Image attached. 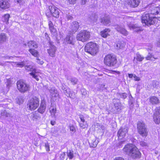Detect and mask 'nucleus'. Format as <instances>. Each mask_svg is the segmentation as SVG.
Masks as SVG:
<instances>
[{
    "label": "nucleus",
    "mask_w": 160,
    "mask_h": 160,
    "mask_svg": "<svg viewBox=\"0 0 160 160\" xmlns=\"http://www.w3.org/2000/svg\"><path fill=\"white\" fill-rule=\"evenodd\" d=\"M123 151L124 153L134 159L140 158L141 156V153L137 147L131 144L126 145L123 149Z\"/></svg>",
    "instance_id": "obj_1"
},
{
    "label": "nucleus",
    "mask_w": 160,
    "mask_h": 160,
    "mask_svg": "<svg viewBox=\"0 0 160 160\" xmlns=\"http://www.w3.org/2000/svg\"><path fill=\"white\" fill-rule=\"evenodd\" d=\"M98 47L96 43L90 42L87 44L85 47V52L92 55H96L98 52Z\"/></svg>",
    "instance_id": "obj_2"
},
{
    "label": "nucleus",
    "mask_w": 160,
    "mask_h": 160,
    "mask_svg": "<svg viewBox=\"0 0 160 160\" xmlns=\"http://www.w3.org/2000/svg\"><path fill=\"white\" fill-rule=\"evenodd\" d=\"M117 62V59L116 57L112 54H108L104 58V63L107 66L114 67Z\"/></svg>",
    "instance_id": "obj_3"
},
{
    "label": "nucleus",
    "mask_w": 160,
    "mask_h": 160,
    "mask_svg": "<svg viewBox=\"0 0 160 160\" xmlns=\"http://www.w3.org/2000/svg\"><path fill=\"white\" fill-rule=\"evenodd\" d=\"M90 36V32L86 30L80 31L77 35V40L84 42L89 39Z\"/></svg>",
    "instance_id": "obj_4"
},
{
    "label": "nucleus",
    "mask_w": 160,
    "mask_h": 160,
    "mask_svg": "<svg viewBox=\"0 0 160 160\" xmlns=\"http://www.w3.org/2000/svg\"><path fill=\"white\" fill-rule=\"evenodd\" d=\"M154 17H150L149 13L144 14L142 18V22L148 26H150L155 23L153 19Z\"/></svg>",
    "instance_id": "obj_5"
},
{
    "label": "nucleus",
    "mask_w": 160,
    "mask_h": 160,
    "mask_svg": "<svg viewBox=\"0 0 160 160\" xmlns=\"http://www.w3.org/2000/svg\"><path fill=\"white\" fill-rule=\"evenodd\" d=\"M39 104V100L37 97H34L32 98L29 101L28 106L29 109L33 110L36 109L38 106Z\"/></svg>",
    "instance_id": "obj_6"
},
{
    "label": "nucleus",
    "mask_w": 160,
    "mask_h": 160,
    "mask_svg": "<svg viewBox=\"0 0 160 160\" xmlns=\"http://www.w3.org/2000/svg\"><path fill=\"white\" fill-rule=\"evenodd\" d=\"M137 128L139 133L142 137H146L148 135V131L143 122H138L137 123Z\"/></svg>",
    "instance_id": "obj_7"
},
{
    "label": "nucleus",
    "mask_w": 160,
    "mask_h": 160,
    "mask_svg": "<svg viewBox=\"0 0 160 160\" xmlns=\"http://www.w3.org/2000/svg\"><path fill=\"white\" fill-rule=\"evenodd\" d=\"M17 85L18 89L22 92H25L28 91L30 88L29 85L21 80L17 82Z\"/></svg>",
    "instance_id": "obj_8"
},
{
    "label": "nucleus",
    "mask_w": 160,
    "mask_h": 160,
    "mask_svg": "<svg viewBox=\"0 0 160 160\" xmlns=\"http://www.w3.org/2000/svg\"><path fill=\"white\" fill-rule=\"evenodd\" d=\"M25 68L28 71L32 72L30 73L29 74L32 76L33 78H35L37 81H38L40 77L36 74V70L34 68L30 65L25 66Z\"/></svg>",
    "instance_id": "obj_9"
},
{
    "label": "nucleus",
    "mask_w": 160,
    "mask_h": 160,
    "mask_svg": "<svg viewBox=\"0 0 160 160\" xmlns=\"http://www.w3.org/2000/svg\"><path fill=\"white\" fill-rule=\"evenodd\" d=\"M49 48L48 49V52L49 55L52 57L55 56V52L57 50L56 47L53 45V42H49Z\"/></svg>",
    "instance_id": "obj_10"
},
{
    "label": "nucleus",
    "mask_w": 160,
    "mask_h": 160,
    "mask_svg": "<svg viewBox=\"0 0 160 160\" xmlns=\"http://www.w3.org/2000/svg\"><path fill=\"white\" fill-rule=\"evenodd\" d=\"M153 118L156 123L159 124L160 123V106L156 108L153 114Z\"/></svg>",
    "instance_id": "obj_11"
},
{
    "label": "nucleus",
    "mask_w": 160,
    "mask_h": 160,
    "mask_svg": "<svg viewBox=\"0 0 160 160\" xmlns=\"http://www.w3.org/2000/svg\"><path fill=\"white\" fill-rule=\"evenodd\" d=\"M50 13L52 15L56 18L59 16V9L54 6H50L49 7Z\"/></svg>",
    "instance_id": "obj_12"
},
{
    "label": "nucleus",
    "mask_w": 160,
    "mask_h": 160,
    "mask_svg": "<svg viewBox=\"0 0 160 160\" xmlns=\"http://www.w3.org/2000/svg\"><path fill=\"white\" fill-rule=\"evenodd\" d=\"M48 25L52 36L56 39L58 36L57 30L56 28L54 27L53 23L50 21L48 22Z\"/></svg>",
    "instance_id": "obj_13"
},
{
    "label": "nucleus",
    "mask_w": 160,
    "mask_h": 160,
    "mask_svg": "<svg viewBox=\"0 0 160 160\" xmlns=\"http://www.w3.org/2000/svg\"><path fill=\"white\" fill-rule=\"evenodd\" d=\"M128 132V128L125 127L121 128L118 132V136L119 138L122 139L124 137Z\"/></svg>",
    "instance_id": "obj_14"
},
{
    "label": "nucleus",
    "mask_w": 160,
    "mask_h": 160,
    "mask_svg": "<svg viewBox=\"0 0 160 160\" xmlns=\"http://www.w3.org/2000/svg\"><path fill=\"white\" fill-rule=\"evenodd\" d=\"M113 103L115 106V109L117 110V112H120L122 108L123 107L119 99H113Z\"/></svg>",
    "instance_id": "obj_15"
},
{
    "label": "nucleus",
    "mask_w": 160,
    "mask_h": 160,
    "mask_svg": "<svg viewBox=\"0 0 160 160\" xmlns=\"http://www.w3.org/2000/svg\"><path fill=\"white\" fill-rule=\"evenodd\" d=\"M10 6L9 0H0V8L5 9Z\"/></svg>",
    "instance_id": "obj_16"
},
{
    "label": "nucleus",
    "mask_w": 160,
    "mask_h": 160,
    "mask_svg": "<svg viewBox=\"0 0 160 160\" xmlns=\"http://www.w3.org/2000/svg\"><path fill=\"white\" fill-rule=\"evenodd\" d=\"M46 108V104L45 101L44 99L42 100L40 107L38 109V112L41 114H43L45 112Z\"/></svg>",
    "instance_id": "obj_17"
},
{
    "label": "nucleus",
    "mask_w": 160,
    "mask_h": 160,
    "mask_svg": "<svg viewBox=\"0 0 160 160\" xmlns=\"http://www.w3.org/2000/svg\"><path fill=\"white\" fill-rule=\"evenodd\" d=\"M115 29L122 34L125 36H127L128 34L127 31L120 25L117 24L115 25Z\"/></svg>",
    "instance_id": "obj_18"
},
{
    "label": "nucleus",
    "mask_w": 160,
    "mask_h": 160,
    "mask_svg": "<svg viewBox=\"0 0 160 160\" xmlns=\"http://www.w3.org/2000/svg\"><path fill=\"white\" fill-rule=\"evenodd\" d=\"M128 4L131 8L137 7L140 2V0H127Z\"/></svg>",
    "instance_id": "obj_19"
},
{
    "label": "nucleus",
    "mask_w": 160,
    "mask_h": 160,
    "mask_svg": "<svg viewBox=\"0 0 160 160\" xmlns=\"http://www.w3.org/2000/svg\"><path fill=\"white\" fill-rule=\"evenodd\" d=\"M98 142V141L96 140V138L94 136L90 137L89 139V143L90 147L92 148L96 147Z\"/></svg>",
    "instance_id": "obj_20"
},
{
    "label": "nucleus",
    "mask_w": 160,
    "mask_h": 160,
    "mask_svg": "<svg viewBox=\"0 0 160 160\" xmlns=\"http://www.w3.org/2000/svg\"><path fill=\"white\" fill-rule=\"evenodd\" d=\"M149 101L152 105H156L160 103V100L158 98L154 96L150 97L149 99Z\"/></svg>",
    "instance_id": "obj_21"
},
{
    "label": "nucleus",
    "mask_w": 160,
    "mask_h": 160,
    "mask_svg": "<svg viewBox=\"0 0 160 160\" xmlns=\"http://www.w3.org/2000/svg\"><path fill=\"white\" fill-rule=\"evenodd\" d=\"M79 26L78 23V22L76 21L73 22L71 26V29L72 30L71 33H75L77 31L79 27Z\"/></svg>",
    "instance_id": "obj_22"
},
{
    "label": "nucleus",
    "mask_w": 160,
    "mask_h": 160,
    "mask_svg": "<svg viewBox=\"0 0 160 160\" xmlns=\"http://www.w3.org/2000/svg\"><path fill=\"white\" fill-rule=\"evenodd\" d=\"M30 117L31 119L32 120H37L40 118V114L38 112H32L30 114Z\"/></svg>",
    "instance_id": "obj_23"
},
{
    "label": "nucleus",
    "mask_w": 160,
    "mask_h": 160,
    "mask_svg": "<svg viewBox=\"0 0 160 160\" xmlns=\"http://www.w3.org/2000/svg\"><path fill=\"white\" fill-rule=\"evenodd\" d=\"M24 45L25 46H28L30 48L33 49L37 48L38 47V45L37 43L33 41H30L27 44L25 43Z\"/></svg>",
    "instance_id": "obj_24"
},
{
    "label": "nucleus",
    "mask_w": 160,
    "mask_h": 160,
    "mask_svg": "<svg viewBox=\"0 0 160 160\" xmlns=\"http://www.w3.org/2000/svg\"><path fill=\"white\" fill-rule=\"evenodd\" d=\"M75 38L72 35L68 36L66 38V41L68 43L72 45H74Z\"/></svg>",
    "instance_id": "obj_25"
},
{
    "label": "nucleus",
    "mask_w": 160,
    "mask_h": 160,
    "mask_svg": "<svg viewBox=\"0 0 160 160\" xmlns=\"http://www.w3.org/2000/svg\"><path fill=\"white\" fill-rule=\"evenodd\" d=\"M101 22L105 25H108L111 22L110 18L107 16L103 17L101 19Z\"/></svg>",
    "instance_id": "obj_26"
},
{
    "label": "nucleus",
    "mask_w": 160,
    "mask_h": 160,
    "mask_svg": "<svg viewBox=\"0 0 160 160\" xmlns=\"http://www.w3.org/2000/svg\"><path fill=\"white\" fill-rule=\"evenodd\" d=\"M128 26L130 29H132L134 31H138L141 30L140 27L137 24H130Z\"/></svg>",
    "instance_id": "obj_27"
},
{
    "label": "nucleus",
    "mask_w": 160,
    "mask_h": 160,
    "mask_svg": "<svg viewBox=\"0 0 160 160\" xmlns=\"http://www.w3.org/2000/svg\"><path fill=\"white\" fill-rule=\"evenodd\" d=\"M8 39V37L6 34L2 33L0 34V44L5 42Z\"/></svg>",
    "instance_id": "obj_28"
},
{
    "label": "nucleus",
    "mask_w": 160,
    "mask_h": 160,
    "mask_svg": "<svg viewBox=\"0 0 160 160\" xmlns=\"http://www.w3.org/2000/svg\"><path fill=\"white\" fill-rule=\"evenodd\" d=\"M110 32V30L109 29H105L101 32V36L104 38H106L109 35V33Z\"/></svg>",
    "instance_id": "obj_29"
},
{
    "label": "nucleus",
    "mask_w": 160,
    "mask_h": 160,
    "mask_svg": "<svg viewBox=\"0 0 160 160\" xmlns=\"http://www.w3.org/2000/svg\"><path fill=\"white\" fill-rule=\"evenodd\" d=\"M159 8L158 7H153L150 10V14L153 15L158 14L159 13Z\"/></svg>",
    "instance_id": "obj_30"
},
{
    "label": "nucleus",
    "mask_w": 160,
    "mask_h": 160,
    "mask_svg": "<svg viewBox=\"0 0 160 160\" xmlns=\"http://www.w3.org/2000/svg\"><path fill=\"white\" fill-rule=\"evenodd\" d=\"M125 45V43L123 41H118L116 45V48L120 49L122 48Z\"/></svg>",
    "instance_id": "obj_31"
},
{
    "label": "nucleus",
    "mask_w": 160,
    "mask_h": 160,
    "mask_svg": "<svg viewBox=\"0 0 160 160\" xmlns=\"http://www.w3.org/2000/svg\"><path fill=\"white\" fill-rule=\"evenodd\" d=\"M66 95L69 97L70 98L73 99L75 98L76 97V93L73 91H71L69 89V92H68Z\"/></svg>",
    "instance_id": "obj_32"
},
{
    "label": "nucleus",
    "mask_w": 160,
    "mask_h": 160,
    "mask_svg": "<svg viewBox=\"0 0 160 160\" xmlns=\"http://www.w3.org/2000/svg\"><path fill=\"white\" fill-rule=\"evenodd\" d=\"M10 16L8 14H5L2 18V20L4 22L6 23V24H8V21L9 18Z\"/></svg>",
    "instance_id": "obj_33"
},
{
    "label": "nucleus",
    "mask_w": 160,
    "mask_h": 160,
    "mask_svg": "<svg viewBox=\"0 0 160 160\" xmlns=\"http://www.w3.org/2000/svg\"><path fill=\"white\" fill-rule=\"evenodd\" d=\"M29 51L32 55L35 57H37L38 55V52L34 49L30 48L29 50Z\"/></svg>",
    "instance_id": "obj_34"
},
{
    "label": "nucleus",
    "mask_w": 160,
    "mask_h": 160,
    "mask_svg": "<svg viewBox=\"0 0 160 160\" xmlns=\"http://www.w3.org/2000/svg\"><path fill=\"white\" fill-rule=\"evenodd\" d=\"M135 58H136L138 61L141 62L144 59V58L139 54L137 53L136 57H134V60Z\"/></svg>",
    "instance_id": "obj_35"
},
{
    "label": "nucleus",
    "mask_w": 160,
    "mask_h": 160,
    "mask_svg": "<svg viewBox=\"0 0 160 160\" xmlns=\"http://www.w3.org/2000/svg\"><path fill=\"white\" fill-rule=\"evenodd\" d=\"M90 19L91 22H96L97 19V17L93 14H92V15L89 17Z\"/></svg>",
    "instance_id": "obj_36"
},
{
    "label": "nucleus",
    "mask_w": 160,
    "mask_h": 160,
    "mask_svg": "<svg viewBox=\"0 0 160 160\" xmlns=\"http://www.w3.org/2000/svg\"><path fill=\"white\" fill-rule=\"evenodd\" d=\"M118 97L124 99L127 97V94L126 93H120L118 94Z\"/></svg>",
    "instance_id": "obj_37"
},
{
    "label": "nucleus",
    "mask_w": 160,
    "mask_h": 160,
    "mask_svg": "<svg viewBox=\"0 0 160 160\" xmlns=\"http://www.w3.org/2000/svg\"><path fill=\"white\" fill-rule=\"evenodd\" d=\"M79 124L80 127L83 129L86 128L87 126L86 122H79Z\"/></svg>",
    "instance_id": "obj_38"
},
{
    "label": "nucleus",
    "mask_w": 160,
    "mask_h": 160,
    "mask_svg": "<svg viewBox=\"0 0 160 160\" xmlns=\"http://www.w3.org/2000/svg\"><path fill=\"white\" fill-rule=\"evenodd\" d=\"M62 89L63 90V92L66 94L68 92H69V89H66L65 86L62 85Z\"/></svg>",
    "instance_id": "obj_39"
},
{
    "label": "nucleus",
    "mask_w": 160,
    "mask_h": 160,
    "mask_svg": "<svg viewBox=\"0 0 160 160\" xmlns=\"http://www.w3.org/2000/svg\"><path fill=\"white\" fill-rule=\"evenodd\" d=\"M140 145L142 147H146L148 146L147 143L144 141H139V142Z\"/></svg>",
    "instance_id": "obj_40"
},
{
    "label": "nucleus",
    "mask_w": 160,
    "mask_h": 160,
    "mask_svg": "<svg viewBox=\"0 0 160 160\" xmlns=\"http://www.w3.org/2000/svg\"><path fill=\"white\" fill-rule=\"evenodd\" d=\"M16 65L19 67L22 68L23 66H25V62L23 61L21 62H18Z\"/></svg>",
    "instance_id": "obj_41"
},
{
    "label": "nucleus",
    "mask_w": 160,
    "mask_h": 160,
    "mask_svg": "<svg viewBox=\"0 0 160 160\" xmlns=\"http://www.w3.org/2000/svg\"><path fill=\"white\" fill-rule=\"evenodd\" d=\"M67 155L70 159H72L73 157V154L72 152L70 151L68 152Z\"/></svg>",
    "instance_id": "obj_42"
},
{
    "label": "nucleus",
    "mask_w": 160,
    "mask_h": 160,
    "mask_svg": "<svg viewBox=\"0 0 160 160\" xmlns=\"http://www.w3.org/2000/svg\"><path fill=\"white\" fill-rule=\"evenodd\" d=\"M70 81L72 84L75 85L77 84L78 80L77 79L75 78H71Z\"/></svg>",
    "instance_id": "obj_43"
},
{
    "label": "nucleus",
    "mask_w": 160,
    "mask_h": 160,
    "mask_svg": "<svg viewBox=\"0 0 160 160\" xmlns=\"http://www.w3.org/2000/svg\"><path fill=\"white\" fill-rule=\"evenodd\" d=\"M7 113L8 112L6 110H2L1 111V116L7 118Z\"/></svg>",
    "instance_id": "obj_44"
},
{
    "label": "nucleus",
    "mask_w": 160,
    "mask_h": 160,
    "mask_svg": "<svg viewBox=\"0 0 160 160\" xmlns=\"http://www.w3.org/2000/svg\"><path fill=\"white\" fill-rule=\"evenodd\" d=\"M57 92V90L55 89L54 87L52 88L50 90V92L51 95L54 94L55 93H56Z\"/></svg>",
    "instance_id": "obj_45"
},
{
    "label": "nucleus",
    "mask_w": 160,
    "mask_h": 160,
    "mask_svg": "<svg viewBox=\"0 0 160 160\" xmlns=\"http://www.w3.org/2000/svg\"><path fill=\"white\" fill-rule=\"evenodd\" d=\"M70 131H72V133H74L76 131L75 128L73 125L70 126Z\"/></svg>",
    "instance_id": "obj_46"
},
{
    "label": "nucleus",
    "mask_w": 160,
    "mask_h": 160,
    "mask_svg": "<svg viewBox=\"0 0 160 160\" xmlns=\"http://www.w3.org/2000/svg\"><path fill=\"white\" fill-rule=\"evenodd\" d=\"M50 111L52 114H53L54 115H55L56 112V109L55 108H53L50 109Z\"/></svg>",
    "instance_id": "obj_47"
},
{
    "label": "nucleus",
    "mask_w": 160,
    "mask_h": 160,
    "mask_svg": "<svg viewBox=\"0 0 160 160\" xmlns=\"http://www.w3.org/2000/svg\"><path fill=\"white\" fill-rule=\"evenodd\" d=\"M45 147L46 150L47 151H49L50 150L49 149V145L48 143H45Z\"/></svg>",
    "instance_id": "obj_48"
},
{
    "label": "nucleus",
    "mask_w": 160,
    "mask_h": 160,
    "mask_svg": "<svg viewBox=\"0 0 160 160\" xmlns=\"http://www.w3.org/2000/svg\"><path fill=\"white\" fill-rule=\"evenodd\" d=\"M81 91L82 95L85 96L87 95V91L85 89H82L81 90Z\"/></svg>",
    "instance_id": "obj_49"
},
{
    "label": "nucleus",
    "mask_w": 160,
    "mask_h": 160,
    "mask_svg": "<svg viewBox=\"0 0 160 160\" xmlns=\"http://www.w3.org/2000/svg\"><path fill=\"white\" fill-rule=\"evenodd\" d=\"M79 118L81 120V121L80 122H86L85 121L84 117L83 115H80L79 116Z\"/></svg>",
    "instance_id": "obj_50"
},
{
    "label": "nucleus",
    "mask_w": 160,
    "mask_h": 160,
    "mask_svg": "<svg viewBox=\"0 0 160 160\" xmlns=\"http://www.w3.org/2000/svg\"><path fill=\"white\" fill-rule=\"evenodd\" d=\"M23 102V100L21 98H18L17 100V102L18 104H20L22 103Z\"/></svg>",
    "instance_id": "obj_51"
},
{
    "label": "nucleus",
    "mask_w": 160,
    "mask_h": 160,
    "mask_svg": "<svg viewBox=\"0 0 160 160\" xmlns=\"http://www.w3.org/2000/svg\"><path fill=\"white\" fill-rule=\"evenodd\" d=\"M152 57V55L151 53H149L148 55L145 58L147 60H150L151 58Z\"/></svg>",
    "instance_id": "obj_52"
},
{
    "label": "nucleus",
    "mask_w": 160,
    "mask_h": 160,
    "mask_svg": "<svg viewBox=\"0 0 160 160\" xmlns=\"http://www.w3.org/2000/svg\"><path fill=\"white\" fill-rule=\"evenodd\" d=\"M13 115H12L11 113L8 112V113L7 116V118H13Z\"/></svg>",
    "instance_id": "obj_53"
},
{
    "label": "nucleus",
    "mask_w": 160,
    "mask_h": 160,
    "mask_svg": "<svg viewBox=\"0 0 160 160\" xmlns=\"http://www.w3.org/2000/svg\"><path fill=\"white\" fill-rule=\"evenodd\" d=\"M59 94L58 93V92H56V93H54V94H52V97H54L55 98H57V97H58Z\"/></svg>",
    "instance_id": "obj_54"
},
{
    "label": "nucleus",
    "mask_w": 160,
    "mask_h": 160,
    "mask_svg": "<svg viewBox=\"0 0 160 160\" xmlns=\"http://www.w3.org/2000/svg\"><path fill=\"white\" fill-rule=\"evenodd\" d=\"M133 78H134V80L135 81H139L140 80V78L138 77L135 74H134Z\"/></svg>",
    "instance_id": "obj_55"
},
{
    "label": "nucleus",
    "mask_w": 160,
    "mask_h": 160,
    "mask_svg": "<svg viewBox=\"0 0 160 160\" xmlns=\"http://www.w3.org/2000/svg\"><path fill=\"white\" fill-rule=\"evenodd\" d=\"M88 0H81V4L82 5H84L86 4Z\"/></svg>",
    "instance_id": "obj_56"
},
{
    "label": "nucleus",
    "mask_w": 160,
    "mask_h": 160,
    "mask_svg": "<svg viewBox=\"0 0 160 160\" xmlns=\"http://www.w3.org/2000/svg\"><path fill=\"white\" fill-rule=\"evenodd\" d=\"M129 98L130 99V102L132 104L133 103V98L131 94H130V95L129 96Z\"/></svg>",
    "instance_id": "obj_57"
},
{
    "label": "nucleus",
    "mask_w": 160,
    "mask_h": 160,
    "mask_svg": "<svg viewBox=\"0 0 160 160\" xmlns=\"http://www.w3.org/2000/svg\"><path fill=\"white\" fill-rule=\"evenodd\" d=\"M77 0H68V2L71 4L75 3Z\"/></svg>",
    "instance_id": "obj_58"
},
{
    "label": "nucleus",
    "mask_w": 160,
    "mask_h": 160,
    "mask_svg": "<svg viewBox=\"0 0 160 160\" xmlns=\"http://www.w3.org/2000/svg\"><path fill=\"white\" fill-rule=\"evenodd\" d=\"M114 160H124V159L121 157H116Z\"/></svg>",
    "instance_id": "obj_59"
},
{
    "label": "nucleus",
    "mask_w": 160,
    "mask_h": 160,
    "mask_svg": "<svg viewBox=\"0 0 160 160\" xmlns=\"http://www.w3.org/2000/svg\"><path fill=\"white\" fill-rule=\"evenodd\" d=\"M67 19L69 20H71L73 18V17L71 15H68L66 16Z\"/></svg>",
    "instance_id": "obj_60"
},
{
    "label": "nucleus",
    "mask_w": 160,
    "mask_h": 160,
    "mask_svg": "<svg viewBox=\"0 0 160 160\" xmlns=\"http://www.w3.org/2000/svg\"><path fill=\"white\" fill-rule=\"evenodd\" d=\"M134 75V74H128V77L130 78H132L133 77Z\"/></svg>",
    "instance_id": "obj_61"
},
{
    "label": "nucleus",
    "mask_w": 160,
    "mask_h": 160,
    "mask_svg": "<svg viewBox=\"0 0 160 160\" xmlns=\"http://www.w3.org/2000/svg\"><path fill=\"white\" fill-rule=\"evenodd\" d=\"M157 45L158 47H160V39H159L157 41Z\"/></svg>",
    "instance_id": "obj_62"
},
{
    "label": "nucleus",
    "mask_w": 160,
    "mask_h": 160,
    "mask_svg": "<svg viewBox=\"0 0 160 160\" xmlns=\"http://www.w3.org/2000/svg\"><path fill=\"white\" fill-rule=\"evenodd\" d=\"M22 0H15V2H17L18 3H21L22 2Z\"/></svg>",
    "instance_id": "obj_63"
},
{
    "label": "nucleus",
    "mask_w": 160,
    "mask_h": 160,
    "mask_svg": "<svg viewBox=\"0 0 160 160\" xmlns=\"http://www.w3.org/2000/svg\"><path fill=\"white\" fill-rule=\"evenodd\" d=\"M55 122H56L55 121H51V124L52 125H54L55 124Z\"/></svg>",
    "instance_id": "obj_64"
}]
</instances>
